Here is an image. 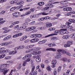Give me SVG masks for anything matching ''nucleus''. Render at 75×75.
Masks as SVG:
<instances>
[{
  "label": "nucleus",
  "instance_id": "f257e3e1",
  "mask_svg": "<svg viewBox=\"0 0 75 75\" xmlns=\"http://www.w3.org/2000/svg\"><path fill=\"white\" fill-rule=\"evenodd\" d=\"M9 70V69H7V68H6L1 69V67H0V72H2L4 71V72H3L4 75H6V74H7V72Z\"/></svg>",
  "mask_w": 75,
  "mask_h": 75
},
{
  "label": "nucleus",
  "instance_id": "f03ea898",
  "mask_svg": "<svg viewBox=\"0 0 75 75\" xmlns=\"http://www.w3.org/2000/svg\"><path fill=\"white\" fill-rule=\"evenodd\" d=\"M2 48V50L0 51V54H4L6 53V54L10 52V50H3V48Z\"/></svg>",
  "mask_w": 75,
  "mask_h": 75
},
{
  "label": "nucleus",
  "instance_id": "7ed1b4c3",
  "mask_svg": "<svg viewBox=\"0 0 75 75\" xmlns=\"http://www.w3.org/2000/svg\"><path fill=\"white\" fill-rule=\"evenodd\" d=\"M73 43L71 41H69L67 42V44L64 45V46L65 48H67V47H70L71 45H72Z\"/></svg>",
  "mask_w": 75,
  "mask_h": 75
},
{
  "label": "nucleus",
  "instance_id": "20e7f679",
  "mask_svg": "<svg viewBox=\"0 0 75 75\" xmlns=\"http://www.w3.org/2000/svg\"><path fill=\"white\" fill-rule=\"evenodd\" d=\"M67 29H61L60 30H59V32L60 35H63V34H64V32L65 31H67Z\"/></svg>",
  "mask_w": 75,
  "mask_h": 75
},
{
  "label": "nucleus",
  "instance_id": "39448f33",
  "mask_svg": "<svg viewBox=\"0 0 75 75\" xmlns=\"http://www.w3.org/2000/svg\"><path fill=\"white\" fill-rule=\"evenodd\" d=\"M66 24L67 25H68V26H67L66 27L67 28H68L69 29H72L73 28V27H72L71 26H69L70 25H71V23L68 22H66Z\"/></svg>",
  "mask_w": 75,
  "mask_h": 75
},
{
  "label": "nucleus",
  "instance_id": "423d86ee",
  "mask_svg": "<svg viewBox=\"0 0 75 75\" xmlns=\"http://www.w3.org/2000/svg\"><path fill=\"white\" fill-rule=\"evenodd\" d=\"M57 61L56 60H54L52 61V64L53 65L52 66V68L55 67V64H57Z\"/></svg>",
  "mask_w": 75,
  "mask_h": 75
},
{
  "label": "nucleus",
  "instance_id": "0eeeda50",
  "mask_svg": "<svg viewBox=\"0 0 75 75\" xmlns=\"http://www.w3.org/2000/svg\"><path fill=\"white\" fill-rule=\"evenodd\" d=\"M29 57H31V54H30L26 55L23 58V59L24 60H27V58H29Z\"/></svg>",
  "mask_w": 75,
  "mask_h": 75
},
{
  "label": "nucleus",
  "instance_id": "6e6552de",
  "mask_svg": "<svg viewBox=\"0 0 75 75\" xmlns=\"http://www.w3.org/2000/svg\"><path fill=\"white\" fill-rule=\"evenodd\" d=\"M24 48V47L23 46H20L19 47H16L15 48V50L16 51L18 50H21L22 49H23Z\"/></svg>",
  "mask_w": 75,
  "mask_h": 75
},
{
  "label": "nucleus",
  "instance_id": "1a4fd4ad",
  "mask_svg": "<svg viewBox=\"0 0 75 75\" xmlns=\"http://www.w3.org/2000/svg\"><path fill=\"white\" fill-rule=\"evenodd\" d=\"M38 41H39V39L38 38H35V39H32L30 40V42H38Z\"/></svg>",
  "mask_w": 75,
  "mask_h": 75
},
{
  "label": "nucleus",
  "instance_id": "9d476101",
  "mask_svg": "<svg viewBox=\"0 0 75 75\" xmlns=\"http://www.w3.org/2000/svg\"><path fill=\"white\" fill-rule=\"evenodd\" d=\"M2 29L4 30H5L4 32V33H8V32H10V30H8V28H3Z\"/></svg>",
  "mask_w": 75,
  "mask_h": 75
},
{
  "label": "nucleus",
  "instance_id": "9b49d317",
  "mask_svg": "<svg viewBox=\"0 0 75 75\" xmlns=\"http://www.w3.org/2000/svg\"><path fill=\"white\" fill-rule=\"evenodd\" d=\"M41 52L40 51H34L33 53H32V54H33V55H37V54H41Z\"/></svg>",
  "mask_w": 75,
  "mask_h": 75
},
{
  "label": "nucleus",
  "instance_id": "f8f14e48",
  "mask_svg": "<svg viewBox=\"0 0 75 75\" xmlns=\"http://www.w3.org/2000/svg\"><path fill=\"white\" fill-rule=\"evenodd\" d=\"M32 48V51H38V50H40L41 49V48L39 47H33Z\"/></svg>",
  "mask_w": 75,
  "mask_h": 75
},
{
  "label": "nucleus",
  "instance_id": "ddd939ff",
  "mask_svg": "<svg viewBox=\"0 0 75 75\" xmlns=\"http://www.w3.org/2000/svg\"><path fill=\"white\" fill-rule=\"evenodd\" d=\"M17 52V51H12L11 52H9V55H13V54H16V53Z\"/></svg>",
  "mask_w": 75,
  "mask_h": 75
},
{
  "label": "nucleus",
  "instance_id": "4468645a",
  "mask_svg": "<svg viewBox=\"0 0 75 75\" xmlns=\"http://www.w3.org/2000/svg\"><path fill=\"white\" fill-rule=\"evenodd\" d=\"M39 56H40V55H38L37 58L36 59V61L38 62H40L41 61V58L39 57Z\"/></svg>",
  "mask_w": 75,
  "mask_h": 75
},
{
  "label": "nucleus",
  "instance_id": "2eb2a0df",
  "mask_svg": "<svg viewBox=\"0 0 75 75\" xmlns=\"http://www.w3.org/2000/svg\"><path fill=\"white\" fill-rule=\"evenodd\" d=\"M47 41V40H43L42 41H40L38 42L39 44H44Z\"/></svg>",
  "mask_w": 75,
  "mask_h": 75
},
{
  "label": "nucleus",
  "instance_id": "dca6fc26",
  "mask_svg": "<svg viewBox=\"0 0 75 75\" xmlns=\"http://www.w3.org/2000/svg\"><path fill=\"white\" fill-rule=\"evenodd\" d=\"M30 13L31 12L30 11L27 12L25 14H24L21 15V17H24V16H27V15H28V14H30Z\"/></svg>",
  "mask_w": 75,
  "mask_h": 75
},
{
  "label": "nucleus",
  "instance_id": "f3484780",
  "mask_svg": "<svg viewBox=\"0 0 75 75\" xmlns=\"http://www.w3.org/2000/svg\"><path fill=\"white\" fill-rule=\"evenodd\" d=\"M19 23H20V22L18 21H16L14 22H13L12 23V25L11 26H10V28H11V26H12L13 25H16V24H18Z\"/></svg>",
  "mask_w": 75,
  "mask_h": 75
},
{
  "label": "nucleus",
  "instance_id": "a211bd4d",
  "mask_svg": "<svg viewBox=\"0 0 75 75\" xmlns=\"http://www.w3.org/2000/svg\"><path fill=\"white\" fill-rule=\"evenodd\" d=\"M69 37V36L68 35H64L62 37V38L63 39H68Z\"/></svg>",
  "mask_w": 75,
  "mask_h": 75
},
{
  "label": "nucleus",
  "instance_id": "6ab92c4d",
  "mask_svg": "<svg viewBox=\"0 0 75 75\" xmlns=\"http://www.w3.org/2000/svg\"><path fill=\"white\" fill-rule=\"evenodd\" d=\"M13 16H15L16 17H17L19 16V15L18 14V12H16L14 13H13Z\"/></svg>",
  "mask_w": 75,
  "mask_h": 75
},
{
  "label": "nucleus",
  "instance_id": "aec40b11",
  "mask_svg": "<svg viewBox=\"0 0 75 75\" xmlns=\"http://www.w3.org/2000/svg\"><path fill=\"white\" fill-rule=\"evenodd\" d=\"M56 45H55V44L54 43H50L48 45V46L50 47H55Z\"/></svg>",
  "mask_w": 75,
  "mask_h": 75
},
{
  "label": "nucleus",
  "instance_id": "412c9836",
  "mask_svg": "<svg viewBox=\"0 0 75 75\" xmlns=\"http://www.w3.org/2000/svg\"><path fill=\"white\" fill-rule=\"evenodd\" d=\"M47 27H51L52 26V24L50 23H47L46 24Z\"/></svg>",
  "mask_w": 75,
  "mask_h": 75
},
{
  "label": "nucleus",
  "instance_id": "4be33fe9",
  "mask_svg": "<svg viewBox=\"0 0 75 75\" xmlns=\"http://www.w3.org/2000/svg\"><path fill=\"white\" fill-rule=\"evenodd\" d=\"M8 44H9V43L8 42L2 43L1 44V45L4 46V45H7Z\"/></svg>",
  "mask_w": 75,
  "mask_h": 75
},
{
  "label": "nucleus",
  "instance_id": "5701e85b",
  "mask_svg": "<svg viewBox=\"0 0 75 75\" xmlns=\"http://www.w3.org/2000/svg\"><path fill=\"white\" fill-rule=\"evenodd\" d=\"M36 28L35 26H32L29 28V29L30 31H31V30H35Z\"/></svg>",
  "mask_w": 75,
  "mask_h": 75
},
{
  "label": "nucleus",
  "instance_id": "b1692460",
  "mask_svg": "<svg viewBox=\"0 0 75 75\" xmlns=\"http://www.w3.org/2000/svg\"><path fill=\"white\" fill-rule=\"evenodd\" d=\"M55 58H56L57 59H60L61 58V56L60 55H57V57H55Z\"/></svg>",
  "mask_w": 75,
  "mask_h": 75
},
{
  "label": "nucleus",
  "instance_id": "393cba45",
  "mask_svg": "<svg viewBox=\"0 0 75 75\" xmlns=\"http://www.w3.org/2000/svg\"><path fill=\"white\" fill-rule=\"evenodd\" d=\"M60 3L62 4H67L68 3V1H62L60 2Z\"/></svg>",
  "mask_w": 75,
  "mask_h": 75
},
{
  "label": "nucleus",
  "instance_id": "a878e982",
  "mask_svg": "<svg viewBox=\"0 0 75 75\" xmlns=\"http://www.w3.org/2000/svg\"><path fill=\"white\" fill-rule=\"evenodd\" d=\"M18 1H16V0H15L14 1H11L10 2V4H14V3H17V2Z\"/></svg>",
  "mask_w": 75,
  "mask_h": 75
},
{
  "label": "nucleus",
  "instance_id": "bb28decb",
  "mask_svg": "<svg viewBox=\"0 0 75 75\" xmlns=\"http://www.w3.org/2000/svg\"><path fill=\"white\" fill-rule=\"evenodd\" d=\"M45 4V3L43 2H39L38 4V6H43L44 4Z\"/></svg>",
  "mask_w": 75,
  "mask_h": 75
},
{
  "label": "nucleus",
  "instance_id": "cd10ccee",
  "mask_svg": "<svg viewBox=\"0 0 75 75\" xmlns=\"http://www.w3.org/2000/svg\"><path fill=\"white\" fill-rule=\"evenodd\" d=\"M32 51H33V49L32 48H31L29 50H26L25 51V52H26V53H29V52H30Z\"/></svg>",
  "mask_w": 75,
  "mask_h": 75
},
{
  "label": "nucleus",
  "instance_id": "c85d7f7f",
  "mask_svg": "<svg viewBox=\"0 0 75 75\" xmlns=\"http://www.w3.org/2000/svg\"><path fill=\"white\" fill-rule=\"evenodd\" d=\"M30 8H24L23 9L21 8L19 10L20 11H23V10H28V9H29Z\"/></svg>",
  "mask_w": 75,
  "mask_h": 75
},
{
  "label": "nucleus",
  "instance_id": "c756f323",
  "mask_svg": "<svg viewBox=\"0 0 75 75\" xmlns=\"http://www.w3.org/2000/svg\"><path fill=\"white\" fill-rule=\"evenodd\" d=\"M70 38H75V33L71 34L70 35Z\"/></svg>",
  "mask_w": 75,
  "mask_h": 75
},
{
  "label": "nucleus",
  "instance_id": "7c9ffc66",
  "mask_svg": "<svg viewBox=\"0 0 75 75\" xmlns=\"http://www.w3.org/2000/svg\"><path fill=\"white\" fill-rule=\"evenodd\" d=\"M69 22H70V23H75V20L74 19H69Z\"/></svg>",
  "mask_w": 75,
  "mask_h": 75
},
{
  "label": "nucleus",
  "instance_id": "2f4dec72",
  "mask_svg": "<svg viewBox=\"0 0 75 75\" xmlns=\"http://www.w3.org/2000/svg\"><path fill=\"white\" fill-rule=\"evenodd\" d=\"M40 16V15L39 14H36L35 15H34L32 16V17H34V18H37L38 17Z\"/></svg>",
  "mask_w": 75,
  "mask_h": 75
},
{
  "label": "nucleus",
  "instance_id": "473e14b6",
  "mask_svg": "<svg viewBox=\"0 0 75 75\" xmlns=\"http://www.w3.org/2000/svg\"><path fill=\"white\" fill-rule=\"evenodd\" d=\"M5 56L6 55L4 54L0 55V59L1 58H4V57H5Z\"/></svg>",
  "mask_w": 75,
  "mask_h": 75
},
{
  "label": "nucleus",
  "instance_id": "72a5a7b5",
  "mask_svg": "<svg viewBox=\"0 0 75 75\" xmlns=\"http://www.w3.org/2000/svg\"><path fill=\"white\" fill-rule=\"evenodd\" d=\"M61 61H67V58H63L61 59Z\"/></svg>",
  "mask_w": 75,
  "mask_h": 75
},
{
  "label": "nucleus",
  "instance_id": "f704fd0d",
  "mask_svg": "<svg viewBox=\"0 0 75 75\" xmlns=\"http://www.w3.org/2000/svg\"><path fill=\"white\" fill-rule=\"evenodd\" d=\"M16 7H12L10 9L11 11H14L15 10H16Z\"/></svg>",
  "mask_w": 75,
  "mask_h": 75
},
{
  "label": "nucleus",
  "instance_id": "c9c22d12",
  "mask_svg": "<svg viewBox=\"0 0 75 75\" xmlns=\"http://www.w3.org/2000/svg\"><path fill=\"white\" fill-rule=\"evenodd\" d=\"M24 3V2L23 1H22L21 2H20L19 3H17L16 4V5H19V4H23Z\"/></svg>",
  "mask_w": 75,
  "mask_h": 75
},
{
  "label": "nucleus",
  "instance_id": "e433bc0d",
  "mask_svg": "<svg viewBox=\"0 0 75 75\" xmlns=\"http://www.w3.org/2000/svg\"><path fill=\"white\" fill-rule=\"evenodd\" d=\"M34 69H35V66H34L32 69V71L31 72L33 73L34 71Z\"/></svg>",
  "mask_w": 75,
  "mask_h": 75
},
{
  "label": "nucleus",
  "instance_id": "4c0bfd02",
  "mask_svg": "<svg viewBox=\"0 0 75 75\" xmlns=\"http://www.w3.org/2000/svg\"><path fill=\"white\" fill-rule=\"evenodd\" d=\"M72 8L70 7H67V11H71L72 10Z\"/></svg>",
  "mask_w": 75,
  "mask_h": 75
},
{
  "label": "nucleus",
  "instance_id": "58836bf2",
  "mask_svg": "<svg viewBox=\"0 0 75 75\" xmlns=\"http://www.w3.org/2000/svg\"><path fill=\"white\" fill-rule=\"evenodd\" d=\"M47 69L48 71H50L51 70V68H50V66H48L47 67Z\"/></svg>",
  "mask_w": 75,
  "mask_h": 75
},
{
  "label": "nucleus",
  "instance_id": "ea45409f",
  "mask_svg": "<svg viewBox=\"0 0 75 75\" xmlns=\"http://www.w3.org/2000/svg\"><path fill=\"white\" fill-rule=\"evenodd\" d=\"M61 70V67L60 66L59 67L57 71L58 72H60Z\"/></svg>",
  "mask_w": 75,
  "mask_h": 75
},
{
  "label": "nucleus",
  "instance_id": "a19ab883",
  "mask_svg": "<svg viewBox=\"0 0 75 75\" xmlns=\"http://www.w3.org/2000/svg\"><path fill=\"white\" fill-rule=\"evenodd\" d=\"M52 35H53V34H50L49 35L45 36V38H47V37H50L51 36H52Z\"/></svg>",
  "mask_w": 75,
  "mask_h": 75
},
{
  "label": "nucleus",
  "instance_id": "79ce46f5",
  "mask_svg": "<svg viewBox=\"0 0 75 75\" xmlns=\"http://www.w3.org/2000/svg\"><path fill=\"white\" fill-rule=\"evenodd\" d=\"M57 70L56 69H54V75H57Z\"/></svg>",
  "mask_w": 75,
  "mask_h": 75
},
{
  "label": "nucleus",
  "instance_id": "37998d69",
  "mask_svg": "<svg viewBox=\"0 0 75 75\" xmlns=\"http://www.w3.org/2000/svg\"><path fill=\"white\" fill-rule=\"evenodd\" d=\"M70 73V71L69 70H68L67 71L66 74V75H69V74Z\"/></svg>",
  "mask_w": 75,
  "mask_h": 75
},
{
  "label": "nucleus",
  "instance_id": "c03bdc74",
  "mask_svg": "<svg viewBox=\"0 0 75 75\" xmlns=\"http://www.w3.org/2000/svg\"><path fill=\"white\" fill-rule=\"evenodd\" d=\"M56 49L53 48H51L50 51H56Z\"/></svg>",
  "mask_w": 75,
  "mask_h": 75
},
{
  "label": "nucleus",
  "instance_id": "a18cd8bd",
  "mask_svg": "<svg viewBox=\"0 0 75 75\" xmlns=\"http://www.w3.org/2000/svg\"><path fill=\"white\" fill-rule=\"evenodd\" d=\"M42 15H48V13H46L45 12H43V13H42Z\"/></svg>",
  "mask_w": 75,
  "mask_h": 75
},
{
  "label": "nucleus",
  "instance_id": "49530a36",
  "mask_svg": "<svg viewBox=\"0 0 75 75\" xmlns=\"http://www.w3.org/2000/svg\"><path fill=\"white\" fill-rule=\"evenodd\" d=\"M42 36V35L40 34H37V37L38 38L39 37H41Z\"/></svg>",
  "mask_w": 75,
  "mask_h": 75
},
{
  "label": "nucleus",
  "instance_id": "de8ad7c7",
  "mask_svg": "<svg viewBox=\"0 0 75 75\" xmlns=\"http://www.w3.org/2000/svg\"><path fill=\"white\" fill-rule=\"evenodd\" d=\"M30 58H31V57H29V58H27V59H26L27 62H29V61H30Z\"/></svg>",
  "mask_w": 75,
  "mask_h": 75
},
{
  "label": "nucleus",
  "instance_id": "09e8293b",
  "mask_svg": "<svg viewBox=\"0 0 75 75\" xmlns=\"http://www.w3.org/2000/svg\"><path fill=\"white\" fill-rule=\"evenodd\" d=\"M50 18L49 16H46L45 17V20H48V19H50Z\"/></svg>",
  "mask_w": 75,
  "mask_h": 75
},
{
  "label": "nucleus",
  "instance_id": "8fccbe9b",
  "mask_svg": "<svg viewBox=\"0 0 75 75\" xmlns=\"http://www.w3.org/2000/svg\"><path fill=\"white\" fill-rule=\"evenodd\" d=\"M26 28V26H21V28L22 29H25Z\"/></svg>",
  "mask_w": 75,
  "mask_h": 75
},
{
  "label": "nucleus",
  "instance_id": "3c124183",
  "mask_svg": "<svg viewBox=\"0 0 75 75\" xmlns=\"http://www.w3.org/2000/svg\"><path fill=\"white\" fill-rule=\"evenodd\" d=\"M18 37H19L20 36H21V35H23V33H20L18 34H17Z\"/></svg>",
  "mask_w": 75,
  "mask_h": 75
},
{
  "label": "nucleus",
  "instance_id": "603ef678",
  "mask_svg": "<svg viewBox=\"0 0 75 75\" xmlns=\"http://www.w3.org/2000/svg\"><path fill=\"white\" fill-rule=\"evenodd\" d=\"M32 36H33L34 38H36V37H37V34H34L33 35H32Z\"/></svg>",
  "mask_w": 75,
  "mask_h": 75
},
{
  "label": "nucleus",
  "instance_id": "864d4df0",
  "mask_svg": "<svg viewBox=\"0 0 75 75\" xmlns=\"http://www.w3.org/2000/svg\"><path fill=\"white\" fill-rule=\"evenodd\" d=\"M11 37V36L10 35H8L7 37H6V38L7 39V40H8V39H10V38Z\"/></svg>",
  "mask_w": 75,
  "mask_h": 75
},
{
  "label": "nucleus",
  "instance_id": "5fc2aeb1",
  "mask_svg": "<svg viewBox=\"0 0 75 75\" xmlns=\"http://www.w3.org/2000/svg\"><path fill=\"white\" fill-rule=\"evenodd\" d=\"M29 72H30V70H26V72L25 73V75H27V74H28L29 73Z\"/></svg>",
  "mask_w": 75,
  "mask_h": 75
},
{
  "label": "nucleus",
  "instance_id": "6e6d98bb",
  "mask_svg": "<svg viewBox=\"0 0 75 75\" xmlns=\"http://www.w3.org/2000/svg\"><path fill=\"white\" fill-rule=\"evenodd\" d=\"M23 37V38L24 40H26V39H27V36H24Z\"/></svg>",
  "mask_w": 75,
  "mask_h": 75
},
{
  "label": "nucleus",
  "instance_id": "4d7b16f0",
  "mask_svg": "<svg viewBox=\"0 0 75 75\" xmlns=\"http://www.w3.org/2000/svg\"><path fill=\"white\" fill-rule=\"evenodd\" d=\"M55 39H56V38L55 37H53L52 38H51V40L52 41H54Z\"/></svg>",
  "mask_w": 75,
  "mask_h": 75
},
{
  "label": "nucleus",
  "instance_id": "13d9d810",
  "mask_svg": "<svg viewBox=\"0 0 75 75\" xmlns=\"http://www.w3.org/2000/svg\"><path fill=\"white\" fill-rule=\"evenodd\" d=\"M19 27V25H16L15 26L14 28V29H16L17 28H18Z\"/></svg>",
  "mask_w": 75,
  "mask_h": 75
},
{
  "label": "nucleus",
  "instance_id": "bf43d9fd",
  "mask_svg": "<svg viewBox=\"0 0 75 75\" xmlns=\"http://www.w3.org/2000/svg\"><path fill=\"white\" fill-rule=\"evenodd\" d=\"M33 74L34 75H36L37 74V71H34V72H33Z\"/></svg>",
  "mask_w": 75,
  "mask_h": 75
},
{
  "label": "nucleus",
  "instance_id": "052dcab7",
  "mask_svg": "<svg viewBox=\"0 0 75 75\" xmlns=\"http://www.w3.org/2000/svg\"><path fill=\"white\" fill-rule=\"evenodd\" d=\"M7 0H0V3H3L5 2Z\"/></svg>",
  "mask_w": 75,
  "mask_h": 75
},
{
  "label": "nucleus",
  "instance_id": "680f3d73",
  "mask_svg": "<svg viewBox=\"0 0 75 75\" xmlns=\"http://www.w3.org/2000/svg\"><path fill=\"white\" fill-rule=\"evenodd\" d=\"M50 4V8H52V7H54V5H52V4Z\"/></svg>",
  "mask_w": 75,
  "mask_h": 75
},
{
  "label": "nucleus",
  "instance_id": "e2e57ef3",
  "mask_svg": "<svg viewBox=\"0 0 75 75\" xmlns=\"http://www.w3.org/2000/svg\"><path fill=\"white\" fill-rule=\"evenodd\" d=\"M41 66L42 68H44L45 65L44 64H41Z\"/></svg>",
  "mask_w": 75,
  "mask_h": 75
},
{
  "label": "nucleus",
  "instance_id": "0e129e2a",
  "mask_svg": "<svg viewBox=\"0 0 75 75\" xmlns=\"http://www.w3.org/2000/svg\"><path fill=\"white\" fill-rule=\"evenodd\" d=\"M54 13H59V11L58 10H55L54 11Z\"/></svg>",
  "mask_w": 75,
  "mask_h": 75
},
{
  "label": "nucleus",
  "instance_id": "69168bd1",
  "mask_svg": "<svg viewBox=\"0 0 75 75\" xmlns=\"http://www.w3.org/2000/svg\"><path fill=\"white\" fill-rule=\"evenodd\" d=\"M5 59H10V57H6L5 58Z\"/></svg>",
  "mask_w": 75,
  "mask_h": 75
},
{
  "label": "nucleus",
  "instance_id": "338daca9",
  "mask_svg": "<svg viewBox=\"0 0 75 75\" xmlns=\"http://www.w3.org/2000/svg\"><path fill=\"white\" fill-rule=\"evenodd\" d=\"M70 13H71V14H75V11H70Z\"/></svg>",
  "mask_w": 75,
  "mask_h": 75
},
{
  "label": "nucleus",
  "instance_id": "774afa93",
  "mask_svg": "<svg viewBox=\"0 0 75 75\" xmlns=\"http://www.w3.org/2000/svg\"><path fill=\"white\" fill-rule=\"evenodd\" d=\"M29 42V40H25L24 41V42L25 43H27V42Z\"/></svg>",
  "mask_w": 75,
  "mask_h": 75
}]
</instances>
